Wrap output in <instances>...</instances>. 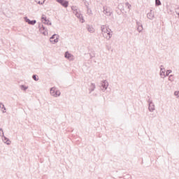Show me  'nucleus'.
I'll use <instances>...</instances> for the list:
<instances>
[{
    "label": "nucleus",
    "instance_id": "nucleus-1",
    "mask_svg": "<svg viewBox=\"0 0 179 179\" xmlns=\"http://www.w3.org/2000/svg\"><path fill=\"white\" fill-rule=\"evenodd\" d=\"M71 9L75 16H76V17L79 19V21L81 23H85V18H83V15L80 13V10H79V8H78V7L75 6H71Z\"/></svg>",
    "mask_w": 179,
    "mask_h": 179
},
{
    "label": "nucleus",
    "instance_id": "nucleus-2",
    "mask_svg": "<svg viewBox=\"0 0 179 179\" xmlns=\"http://www.w3.org/2000/svg\"><path fill=\"white\" fill-rule=\"evenodd\" d=\"M50 94L53 97H59V96H61V92L53 87L50 89Z\"/></svg>",
    "mask_w": 179,
    "mask_h": 179
},
{
    "label": "nucleus",
    "instance_id": "nucleus-3",
    "mask_svg": "<svg viewBox=\"0 0 179 179\" xmlns=\"http://www.w3.org/2000/svg\"><path fill=\"white\" fill-rule=\"evenodd\" d=\"M40 33L43 34V36H48V31L44 25L39 24L38 25Z\"/></svg>",
    "mask_w": 179,
    "mask_h": 179
},
{
    "label": "nucleus",
    "instance_id": "nucleus-4",
    "mask_svg": "<svg viewBox=\"0 0 179 179\" xmlns=\"http://www.w3.org/2000/svg\"><path fill=\"white\" fill-rule=\"evenodd\" d=\"M148 110L150 113H153V111L156 110L153 101H152L151 99H148Z\"/></svg>",
    "mask_w": 179,
    "mask_h": 179
},
{
    "label": "nucleus",
    "instance_id": "nucleus-5",
    "mask_svg": "<svg viewBox=\"0 0 179 179\" xmlns=\"http://www.w3.org/2000/svg\"><path fill=\"white\" fill-rule=\"evenodd\" d=\"M58 38H59V36L58 34H54L50 38V41L52 44H57L58 43Z\"/></svg>",
    "mask_w": 179,
    "mask_h": 179
},
{
    "label": "nucleus",
    "instance_id": "nucleus-6",
    "mask_svg": "<svg viewBox=\"0 0 179 179\" xmlns=\"http://www.w3.org/2000/svg\"><path fill=\"white\" fill-rule=\"evenodd\" d=\"M101 33L103 37H106V34H107V33L109 31V30H110V29H108V27L106 26V25H101Z\"/></svg>",
    "mask_w": 179,
    "mask_h": 179
},
{
    "label": "nucleus",
    "instance_id": "nucleus-7",
    "mask_svg": "<svg viewBox=\"0 0 179 179\" xmlns=\"http://www.w3.org/2000/svg\"><path fill=\"white\" fill-rule=\"evenodd\" d=\"M41 21L43 23H44V24H47L48 26H51L52 24L51 21L47 19V17L45 16V15H42Z\"/></svg>",
    "mask_w": 179,
    "mask_h": 179
},
{
    "label": "nucleus",
    "instance_id": "nucleus-8",
    "mask_svg": "<svg viewBox=\"0 0 179 179\" xmlns=\"http://www.w3.org/2000/svg\"><path fill=\"white\" fill-rule=\"evenodd\" d=\"M103 13L106 16H111V15L113 14V12L111 11V8L104 6L103 7Z\"/></svg>",
    "mask_w": 179,
    "mask_h": 179
},
{
    "label": "nucleus",
    "instance_id": "nucleus-9",
    "mask_svg": "<svg viewBox=\"0 0 179 179\" xmlns=\"http://www.w3.org/2000/svg\"><path fill=\"white\" fill-rule=\"evenodd\" d=\"M58 3H60V5H62V6H64V8H68V5H69V3L68 2V1L66 0H56Z\"/></svg>",
    "mask_w": 179,
    "mask_h": 179
},
{
    "label": "nucleus",
    "instance_id": "nucleus-10",
    "mask_svg": "<svg viewBox=\"0 0 179 179\" xmlns=\"http://www.w3.org/2000/svg\"><path fill=\"white\" fill-rule=\"evenodd\" d=\"M101 87H103L102 90L103 92H106L107 89L108 88V82L107 80H103L101 82Z\"/></svg>",
    "mask_w": 179,
    "mask_h": 179
},
{
    "label": "nucleus",
    "instance_id": "nucleus-11",
    "mask_svg": "<svg viewBox=\"0 0 179 179\" xmlns=\"http://www.w3.org/2000/svg\"><path fill=\"white\" fill-rule=\"evenodd\" d=\"M64 57L69 61H73V55L69 53V52H66Z\"/></svg>",
    "mask_w": 179,
    "mask_h": 179
},
{
    "label": "nucleus",
    "instance_id": "nucleus-12",
    "mask_svg": "<svg viewBox=\"0 0 179 179\" xmlns=\"http://www.w3.org/2000/svg\"><path fill=\"white\" fill-rule=\"evenodd\" d=\"M160 76H164L163 78H166V69L162 65L160 66V73H159Z\"/></svg>",
    "mask_w": 179,
    "mask_h": 179
},
{
    "label": "nucleus",
    "instance_id": "nucleus-13",
    "mask_svg": "<svg viewBox=\"0 0 179 179\" xmlns=\"http://www.w3.org/2000/svg\"><path fill=\"white\" fill-rule=\"evenodd\" d=\"M137 24V31L138 33L142 32V31L143 30V26L142 25V24L139 22H136Z\"/></svg>",
    "mask_w": 179,
    "mask_h": 179
},
{
    "label": "nucleus",
    "instance_id": "nucleus-14",
    "mask_svg": "<svg viewBox=\"0 0 179 179\" xmlns=\"http://www.w3.org/2000/svg\"><path fill=\"white\" fill-rule=\"evenodd\" d=\"M147 17L148 19H150V20H153V19H155V13L152 12V10L147 14Z\"/></svg>",
    "mask_w": 179,
    "mask_h": 179
},
{
    "label": "nucleus",
    "instance_id": "nucleus-15",
    "mask_svg": "<svg viewBox=\"0 0 179 179\" xmlns=\"http://www.w3.org/2000/svg\"><path fill=\"white\" fill-rule=\"evenodd\" d=\"M111 29L108 31V32H106V36H103L106 38V40H110V38H111V37H113V34H111Z\"/></svg>",
    "mask_w": 179,
    "mask_h": 179
},
{
    "label": "nucleus",
    "instance_id": "nucleus-16",
    "mask_svg": "<svg viewBox=\"0 0 179 179\" xmlns=\"http://www.w3.org/2000/svg\"><path fill=\"white\" fill-rule=\"evenodd\" d=\"M87 30L90 33H94V28L90 25H87Z\"/></svg>",
    "mask_w": 179,
    "mask_h": 179
},
{
    "label": "nucleus",
    "instance_id": "nucleus-17",
    "mask_svg": "<svg viewBox=\"0 0 179 179\" xmlns=\"http://www.w3.org/2000/svg\"><path fill=\"white\" fill-rule=\"evenodd\" d=\"M0 110L2 113H6V108H5V105L2 102H0Z\"/></svg>",
    "mask_w": 179,
    "mask_h": 179
},
{
    "label": "nucleus",
    "instance_id": "nucleus-18",
    "mask_svg": "<svg viewBox=\"0 0 179 179\" xmlns=\"http://www.w3.org/2000/svg\"><path fill=\"white\" fill-rule=\"evenodd\" d=\"M94 89H96V84L91 83V85H90V89H89L90 93H92V92H94Z\"/></svg>",
    "mask_w": 179,
    "mask_h": 179
},
{
    "label": "nucleus",
    "instance_id": "nucleus-19",
    "mask_svg": "<svg viewBox=\"0 0 179 179\" xmlns=\"http://www.w3.org/2000/svg\"><path fill=\"white\" fill-rule=\"evenodd\" d=\"M0 136H1L2 141H4V139H6V136L3 134V129L0 128Z\"/></svg>",
    "mask_w": 179,
    "mask_h": 179
},
{
    "label": "nucleus",
    "instance_id": "nucleus-20",
    "mask_svg": "<svg viewBox=\"0 0 179 179\" xmlns=\"http://www.w3.org/2000/svg\"><path fill=\"white\" fill-rule=\"evenodd\" d=\"M20 87L21 90H24V92H26V90L29 89V87L23 85H20Z\"/></svg>",
    "mask_w": 179,
    "mask_h": 179
},
{
    "label": "nucleus",
    "instance_id": "nucleus-21",
    "mask_svg": "<svg viewBox=\"0 0 179 179\" xmlns=\"http://www.w3.org/2000/svg\"><path fill=\"white\" fill-rule=\"evenodd\" d=\"M6 145H10V140L9 138H6V139L2 140Z\"/></svg>",
    "mask_w": 179,
    "mask_h": 179
},
{
    "label": "nucleus",
    "instance_id": "nucleus-22",
    "mask_svg": "<svg viewBox=\"0 0 179 179\" xmlns=\"http://www.w3.org/2000/svg\"><path fill=\"white\" fill-rule=\"evenodd\" d=\"M45 1V0H35V2H36V3H38L39 5H43Z\"/></svg>",
    "mask_w": 179,
    "mask_h": 179
},
{
    "label": "nucleus",
    "instance_id": "nucleus-23",
    "mask_svg": "<svg viewBox=\"0 0 179 179\" xmlns=\"http://www.w3.org/2000/svg\"><path fill=\"white\" fill-rule=\"evenodd\" d=\"M125 6L126 8H129V10H131V8H132V6H131V4H129L128 2L125 3Z\"/></svg>",
    "mask_w": 179,
    "mask_h": 179
},
{
    "label": "nucleus",
    "instance_id": "nucleus-24",
    "mask_svg": "<svg viewBox=\"0 0 179 179\" xmlns=\"http://www.w3.org/2000/svg\"><path fill=\"white\" fill-rule=\"evenodd\" d=\"M155 5L157 6H160V5H162V2L160 1V0H155Z\"/></svg>",
    "mask_w": 179,
    "mask_h": 179
},
{
    "label": "nucleus",
    "instance_id": "nucleus-25",
    "mask_svg": "<svg viewBox=\"0 0 179 179\" xmlns=\"http://www.w3.org/2000/svg\"><path fill=\"white\" fill-rule=\"evenodd\" d=\"M36 23H37V21H36V20H34L30 21L29 24H31V26H34Z\"/></svg>",
    "mask_w": 179,
    "mask_h": 179
},
{
    "label": "nucleus",
    "instance_id": "nucleus-26",
    "mask_svg": "<svg viewBox=\"0 0 179 179\" xmlns=\"http://www.w3.org/2000/svg\"><path fill=\"white\" fill-rule=\"evenodd\" d=\"M84 5L86 6L87 9H89V3L86 0H83Z\"/></svg>",
    "mask_w": 179,
    "mask_h": 179
},
{
    "label": "nucleus",
    "instance_id": "nucleus-27",
    "mask_svg": "<svg viewBox=\"0 0 179 179\" xmlns=\"http://www.w3.org/2000/svg\"><path fill=\"white\" fill-rule=\"evenodd\" d=\"M32 79H34V80H35L36 82L38 81V77H37L36 75H33Z\"/></svg>",
    "mask_w": 179,
    "mask_h": 179
},
{
    "label": "nucleus",
    "instance_id": "nucleus-28",
    "mask_svg": "<svg viewBox=\"0 0 179 179\" xmlns=\"http://www.w3.org/2000/svg\"><path fill=\"white\" fill-rule=\"evenodd\" d=\"M24 19L25 22L28 23V24H30V22H31L30 19L27 18V17H25Z\"/></svg>",
    "mask_w": 179,
    "mask_h": 179
},
{
    "label": "nucleus",
    "instance_id": "nucleus-29",
    "mask_svg": "<svg viewBox=\"0 0 179 179\" xmlns=\"http://www.w3.org/2000/svg\"><path fill=\"white\" fill-rule=\"evenodd\" d=\"M170 73H171V70H168L166 71V73L165 74V76H169V75H170Z\"/></svg>",
    "mask_w": 179,
    "mask_h": 179
},
{
    "label": "nucleus",
    "instance_id": "nucleus-30",
    "mask_svg": "<svg viewBox=\"0 0 179 179\" xmlns=\"http://www.w3.org/2000/svg\"><path fill=\"white\" fill-rule=\"evenodd\" d=\"M87 13H88V15H92V10L89 9V7H88V8H87Z\"/></svg>",
    "mask_w": 179,
    "mask_h": 179
},
{
    "label": "nucleus",
    "instance_id": "nucleus-31",
    "mask_svg": "<svg viewBox=\"0 0 179 179\" xmlns=\"http://www.w3.org/2000/svg\"><path fill=\"white\" fill-rule=\"evenodd\" d=\"M175 96H177V97H179V92L176 91L174 92Z\"/></svg>",
    "mask_w": 179,
    "mask_h": 179
},
{
    "label": "nucleus",
    "instance_id": "nucleus-32",
    "mask_svg": "<svg viewBox=\"0 0 179 179\" xmlns=\"http://www.w3.org/2000/svg\"><path fill=\"white\" fill-rule=\"evenodd\" d=\"M176 13H177V15H178V16H179V7H178V8L176 9Z\"/></svg>",
    "mask_w": 179,
    "mask_h": 179
},
{
    "label": "nucleus",
    "instance_id": "nucleus-33",
    "mask_svg": "<svg viewBox=\"0 0 179 179\" xmlns=\"http://www.w3.org/2000/svg\"><path fill=\"white\" fill-rule=\"evenodd\" d=\"M38 1H41V0H38Z\"/></svg>",
    "mask_w": 179,
    "mask_h": 179
}]
</instances>
